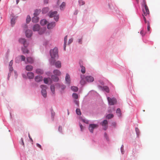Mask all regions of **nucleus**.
Segmentation results:
<instances>
[{
    "label": "nucleus",
    "mask_w": 160,
    "mask_h": 160,
    "mask_svg": "<svg viewBox=\"0 0 160 160\" xmlns=\"http://www.w3.org/2000/svg\"><path fill=\"white\" fill-rule=\"evenodd\" d=\"M55 59H54V64H51L52 65H55L56 66V67L57 68H60L61 67V62L59 61H58L56 62H55Z\"/></svg>",
    "instance_id": "nucleus-9"
},
{
    "label": "nucleus",
    "mask_w": 160,
    "mask_h": 160,
    "mask_svg": "<svg viewBox=\"0 0 160 160\" xmlns=\"http://www.w3.org/2000/svg\"><path fill=\"white\" fill-rule=\"evenodd\" d=\"M36 145H37V146L38 147V148H40L41 149H42V148L41 146V145L40 144H39L38 143H37Z\"/></svg>",
    "instance_id": "nucleus-52"
},
{
    "label": "nucleus",
    "mask_w": 160,
    "mask_h": 160,
    "mask_svg": "<svg viewBox=\"0 0 160 160\" xmlns=\"http://www.w3.org/2000/svg\"><path fill=\"white\" fill-rule=\"evenodd\" d=\"M112 124L114 127H115L116 125V123L115 122H113L112 123Z\"/></svg>",
    "instance_id": "nucleus-60"
},
{
    "label": "nucleus",
    "mask_w": 160,
    "mask_h": 160,
    "mask_svg": "<svg viewBox=\"0 0 160 160\" xmlns=\"http://www.w3.org/2000/svg\"><path fill=\"white\" fill-rule=\"evenodd\" d=\"M58 130L60 132H61V131L62 130V128L61 126H59V128H58Z\"/></svg>",
    "instance_id": "nucleus-56"
},
{
    "label": "nucleus",
    "mask_w": 160,
    "mask_h": 160,
    "mask_svg": "<svg viewBox=\"0 0 160 160\" xmlns=\"http://www.w3.org/2000/svg\"><path fill=\"white\" fill-rule=\"evenodd\" d=\"M20 57L22 61H24L25 60V57L24 56L21 55L20 56Z\"/></svg>",
    "instance_id": "nucleus-42"
},
{
    "label": "nucleus",
    "mask_w": 160,
    "mask_h": 160,
    "mask_svg": "<svg viewBox=\"0 0 160 160\" xmlns=\"http://www.w3.org/2000/svg\"><path fill=\"white\" fill-rule=\"evenodd\" d=\"M25 33L26 36L28 38H29L31 36L32 34V32L30 30H28L26 31Z\"/></svg>",
    "instance_id": "nucleus-13"
},
{
    "label": "nucleus",
    "mask_w": 160,
    "mask_h": 160,
    "mask_svg": "<svg viewBox=\"0 0 160 160\" xmlns=\"http://www.w3.org/2000/svg\"><path fill=\"white\" fill-rule=\"evenodd\" d=\"M47 21L46 19H43L41 20L40 21V24L42 26H44L47 23Z\"/></svg>",
    "instance_id": "nucleus-28"
},
{
    "label": "nucleus",
    "mask_w": 160,
    "mask_h": 160,
    "mask_svg": "<svg viewBox=\"0 0 160 160\" xmlns=\"http://www.w3.org/2000/svg\"><path fill=\"white\" fill-rule=\"evenodd\" d=\"M142 5L144 7V8H142L143 12H144V14H147L148 13L149 11L145 0H143Z\"/></svg>",
    "instance_id": "nucleus-3"
},
{
    "label": "nucleus",
    "mask_w": 160,
    "mask_h": 160,
    "mask_svg": "<svg viewBox=\"0 0 160 160\" xmlns=\"http://www.w3.org/2000/svg\"><path fill=\"white\" fill-rule=\"evenodd\" d=\"M45 28H43L40 29L39 32V34L40 35L42 34L45 32Z\"/></svg>",
    "instance_id": "nucleus-29"
},
{
    "label": "nucleus",
    "mask_w": 160,
    "mask_h": 160,
    "mask_svg": "<svg viewBox=\"0 0 160 160\" xmlns=\"http://www.w3.org/2000/svg\"><path fill=\"white\" fill-rule=\"evenodd\" d=\"M41 88H42V90L41 91V93L42 95L44 98H46L47 96V93L46 91L47 87L46 85H41Z\"/></svg>",
    "instance_id": "nucleus-4"
},
{
    "label": "nucleus",
    "mask_w": 160,
    "mask_h": 160,
    "mask_svg": "<svg viewBox=\"0 0 160 160\" xmlns=\"http://www.w3.org/2000/svg\"><path fill=\"white\" fill-rule=\"evenodd\" d=\"M71 90L74 92H77L78 90V88L77 87L72 86L71 87Z\"/></svg>",
    "instance_id": "nucleus-32"
},
{
    "label": "nucleus",
    "mask_w": 160,
    "mask_h": 160,
    "mask_svg": "<svg viewBox=\"0 0 160 160\" xmlns=\"http://www.w3.org/2000/svg\"><path fill=\"white\" fill-rule=\"evenodd\" d=\"M113 117L114 115L113 114H109L106 115V118L107 119H110L113 118Z\"/></svg>",
    "instance_id": "nucleus-27"
},
{
    "label": "nucleus",
    "mask_w": 160,
    "mask_h": 160,
    "mask_svg": "<svg viewBox=\"0 0 160 160\" xmlns=\"http://www.w3.org/2000/svg\"><path fill=\"white\" fill-rule=\"evenodd\" d=\"M149 14V12L148 14H144V12H143V13L142 14V16L143 17V20L144 21V22L145 23L147 24V25H148V22H149L148 21H147L146 20V18L145 17H147Z\"/></svg>",
    "instance_id": "nucleus-11"
},
{
    "label": "nucleus",
    "mask_w": 160,
    "mask_h": 160,
    "mask_svg": "<svg viewBox=\"0 0 160 160\" xmlns=\"http://www.w3.org/2000/svg\"><path fill=\"white\" fill-rule=\"evenodd\" d=\"M50 53L52 58L50 61V63L51 64H53L54 62V59H58L59 57L58 48H54L53 49L50 51Z\"/></svg>",
    "instance_id": "nucleus-1"
},
{
    "label": "nucleus",
    "mask_w": 160,
    "mask_h": 160,
    "mask_svg": "<svg viewBox=\"0 0 160 160\" xmlns=\"http://www.w3.org/2000/svg\"><path fill=\"white\" fill-rule=\"evenodd\" d=\"M85 79L88 82H92L94 80V78L92 77L89 76H86Z\"/></svg>",
    "instance_id": "nucleus-10"
},
{
    "label": "nucleus",
    "mask_w": 160,
    "mask_h": 160,
    "mask_svg": "<svg viewBox=\"0 0 160 160\" xmlns=\"http://www.w3.org/2000/svg\"><path fill=\"white\" fill-rule=\"evenodd\" d=\"M104 137H105L106 138H107V134L106 133H105L104 134Z\"/></svg>",
    "instance_id": "nucleus-61"
},
{
    "label": "nucleus",
    "mask_w": 160,
    "mask_h": 160,
    "mask_svg": "<svg viewBox=\"0 0 160 160\" xmlns=\"http://www.w3.org/2000/svg\"><path fill=\"white\" fill-rule=\"evenodd\" d=\"M51 91L53 94H55V87L54 85H52L50 87Z\"/></svg>",
    "instance_id": "nucleus-30"
},
{
    "label": "nucleus",
    "mask_w": 160,
    "mask_h": 160,
    "mask_svg": "<svg viewBox=\"0 0 160 160\" xmlns=\"http://www.w3.org/2000/svg\"><path fill=\"white\" fill-rule=\"evenodd\" d=\"M103 89L107 92H108L109 91V88L107 86H104L103 87Z\"/></svg>",
    "instance_id": "nucleus-33"
},
{
    "label": "nucleus",
    "mask_w": 160,
    "mask_h": 160,
    "mask_svg": "<svg viewBox=\"0 0 160 160\" xmlns=\"http://www.w3.org/2000/svg\"><path fill=\"white\" fill-rule=\"evenodd\" d=\"M44 82L46 84H47L48 82V78H45L44 79Z\"/></svg>",
    "instance_id": "nucleus-45"
},
{
    "label": "nucleus",
    "mask_w": 160,
    "mask_h": 160,
    "mask_svg": "<svg viewBox=\"0 0 160 160\" xmlns=\"http://www.w3.org/2000/svg\"><path fill=\"white\" fill-rule=\"evenodd\" d=\"M19 42L23 44L24 47H27L28 46V43L27 42L26 39L23 38H20L19 40Z\"/></svg>",
    "instance_id": "nucleus-8"
},
{
    "label": "nucleus",
    "mask_w": 160,
    "mask_h": 160,
    "mask_svg": "<svg viewBox=\"0 0 160 160\" xmlns=\"http://www.w3.org/2000/svg\"><path fill=\"white\" fill-rule=\"evenodd\" d=\"M40 12V10H36L35 11V12L34 13V16H37L39 14V13Z\"/></svg>",
    "instance_id": "nucleus-36"
},
{
    "label": "nucleus",
    "mask_w": 160,
    "mask_h": 160,
    "mask_svg": "<svg viewBox=\"0 0 160 160\" xmlns=\"http://www.w3.org/2000/svg\"><path fill=\"white\" fill-rule=\"evenodd\" d=\"M82 121L83 122H84L88 124V121L87 120H86L85 119H82Z\"/></svg>",
    "instance_id": "nucleus-47"
},
{
    "label": "nucleus",
    "mask_w": 160,
    "mask_h": 160,
    "mask_svg": "<svg viewBox=\"0 0 160 160\" xmlns=\"http://www.w3.org/2000/svg\"><path fill=\"white\" fill-rule=\"evenodd\" d=\"M61 89L62 90H63L66 87L65 86V85H63L61 86Z\"/></svg>",
    "instance_id": "nucleus-54"
},
{
    "label": "nucleus",
    "mask_w": 160,
    "mask_h": 160,
    "mask_svg": "<svg viewBox=\"0 0 160 160\" xmlns=\"http://www.w3.org/2000/svg\"><path fill=\"white\" fill-rule=\"evenodd\" d=\"M40 29V26L38 24H35L33 27V30L34 31H38Z\"/></svg>",
    "instance_id": "nucleus-15"
},
{
    "label": "nucleus",
    "mask_w": 160,
    "mask_h": 160,
    "mask_svg": "<svg viewBox=\"0 0 160 160\" xmlns=\"http://www.w3.org/2000/svg\"><path fill=\"white\" fill-rule=\"evenodd\" d=\"M78 2L80 6L83 5L85 4L84 2L82 0H79Z\"/></svg>",
    "instance_id": "nucleus-38"
},
{
    "label": "nucleus",
    "mask_w": 160,
    "mask_h": 160,
    "mask_svg": "<svg viewBox=\"0 0 160 160\" xmlns=\"http://www.w3.org/2000/svg\"><path fill=\"white\" fill-rule=\"evenodd\" d=\"M27 47H24V48H22V50L23 52V53H28L29 52V51L26 48Z\"/></svg>",
    "instance_id": "nucleus-24"
},
{
    "label": "nucleus",
    "mask_w": 160,
    "mask_h": 160,
    "mask_svg": "<svg viewBox=\"0 0 160 160\" xmlns=\"http://www.w3.org/2000/svg\"><path fill=\"white\" fill-rule=\"evenodd\" d=\"M28 136H29V138H30L31 140H32V138L30 137V135H29V134H28Z\"/></svg>",
    "instance_id": "nucleus-62"
},
{
    "label": "nucleus",
    "mask_w": 160,
    "mask_h": 160,
    "mask_svg": "<svg viewBox=\"0 0 160 160\" xmlns=\"http://www.w3.org/2000/svg\"><path fill=\"white\" fill-rule=\"evenodd\" d=\"M31 21V18L29 16H28L26 18V22L27 23H28Z\"/></svg>",
    "instance_id": "nucleus-39"
},
{
    "label": "nucleus",
    "mask_w": 160,
    "mask_h": 160,
    "mask_svg": "<svg viewBox=\"0 0 160 160\" xmlns=\"http://www.w3.org/2000/svg\"><path fill=\"white\" fill-rule=\"evenodd\" d=\"M15 18H13L11 20V24L12 26H13L15 23Z\"/></svg>",
    "instance_id": "nucleus-37"
},
{
    "label": "nucleus",
    "mask_w": 160,
    "mask_h": 160,
    "mask_svg": "<svg viewBox=\"0 0 160 160\" xmlns=\"http://www.w3.org/2000/svg\"><path fill=\"white\" fill-rule=\"evenodd\" d=\"M73 97L75 99H77L78 98V95L76 93H73L72 94Z\"/></svg>",
    "instance_id": "nucleus-40"
},
{
    "label": "nucleus",
    "mask_w": 160,
    "mask_h": 160,
    "mask_svg": "<svg viewBox=\"0 0 160 160\" xmlns=\"http://www.w3.org/2000/svg\"><path fill=\"white\" fill-rule=\"evenodd\" d=\"M53 73L55 75L57 76H59L61 74L60 71L57 69L54 70L53 71Z\"/></svg>",
    "instance_id": "nucleus-22"
},
{
    "label": "nucleus",
    "mask_w": 160,
    "mask_h": 160,
    "mask_svg": "<svg viewBox=\"0 0 160 160\" xmlns=\"http://www.w3.org/2000/svg\"><path fill=\"white\" fill-rule=\"evenodd\" d=\"M27 25H25L24 26V28H27Z\"/></svg>",
    "instance_id": "nucleus-64"
},
{
    "label": "nucleus",
    "mask_w": 160,
    "mask_h": 160,
    "mask_svg": "<svg viewBox=\"0 0 160 160\" xmlns=\"http://www.w3.org/2000/svg\"><path fill=\"white\" fill-rule=\"evenodd\" d=\"M78 42L80 44H82V39L81 38L79 39L78 40Z\"/></svg>",
    "instance_id": "nucleus-55"
},
{
    "label": "nucleus",
    "mask_w": 160,
    "mask_h": 160,
    "mask_svg": "<svg viewBox=\"0 0 160 160\" xmlns=\"http://www.w3.org/2000/svg\"><path fill=\"white\" fill-rule=\"evenodd\" d=\"M76 112L77 114L79 115H81V111L80 109H77L76 110Z\"/></svg>",
    "instance_id": "nucleus-41"
},
{
    "label": "nucleus",
    "mask_w": 160,
    "mask_h": 160,
    "mask_svg": "<svg viewBox=\"0 0 160 160\" xmlns=\"http://www.w3.org/2000/svg\"><path fill=\"white\" fill-rule=\"evenodd\" d=\"M107 99L109 104L111 105H114L117 103L116 99L115 98H111L109 97H108Z\"/></svg>",
    "instance_id": "nucleus-6"
},
{
    "label": "nucleus",
    "mask_w": 160,
    "mask_h": 160,
    "mask_svg": "<svg viewBox=\"0 0 160 160\" xmlns=\"http://www.w3.org/2000/svg\"><path fill=\"white\" fill-rule=\"evenodd\" d=\"M36 72L38 74H42L43 72V71L41 69L38 68L36 70Z\"/></svg>",
    "instance_id": "nucleus-19"
},
{
    "label": "nucleus",
    "mask_w": 160,
    "mask_h": 160,
    "mask_svg": "<svg viewBox=\"0 0 160 160\" xmlns=\"http://www.w3.org/2000/svg\"><path fill=\"white\" fill-rule=\"evenodd\" d=\"M123 147H124L123 145H122V146H121V152L122 154H123V153H124V152H123Z\"/></svg>",
    "instance_id": "nucleus-46"
},
{
    "label": "nucleus",
    "mask_w": 160,
    "mask_h": 160,
    "mask_svg": "<svg viewBox=\"0 0 160 160\" xmlns=\"http://www.w3.org/2000/svg\"><path fill=\"white\" fill-rule=\"evenodd\" d=\"M19 2V0H16L17 4H18Z\"/></svg>",
    "instance_id": "nucleus-63"
},
{
    "label": "nucleus",
    "mask_w": 160,
    "mask_h": 160,
    "mask_svg": "<svg viewBox=\"0 0 160 160\" xmlns=\"http://www.w3.org/2000/svg\"><path fill=\"white\" fill-rule=\"evenodd\" d=\"M55 26V23L54 22H52L49 23L47 26V28L48 29L52 28Z\"/></svg>",
    "instance_id": "nucleus-12"
},
{
    "label": "nucleus",
    "mask_w": 160,
    "mask_h": 160,
    "mask_svg": "<svg viewBox=\"0 0 160 160\" xmlns=\"http://www.w3.org/2000/svg\"><path fill=\"white\" fill-rule=\"evenodd\" d=\"M13 64V61L11 60L9 63V67L12 66Z\"/></svg>",
    "instance_id": "nucleus-51"
},
{
    "label": "nucleus",
    "mask_w": 160,
    "mask_h": 160,
    "mask_svg": "<svg viewBox=\"0 0 160 160\" xmlns=\"http://www.w3.org/2000/svg\"><path fill=\"white\" fill-rule=\"evenodd\" d=\"M39 18L36 16H34L33 17L32 19V21L34 23H37L39 21Z\"/></svg>",
    "instance_id": "nucleus-20"
},
{
    "label": "nucleus",
    "mask_w": 160,
    "mask_h": 160,
    "mask_svg": "<svg viewBox=\"0 0 160 160\" xmlns=\"http://www.w3.org/2000/svg\"><path fill=\"white\" fill-rule=\"evenodd\" d=\"M67 36H66L64 38V49L65 51L66 50V42L67 40Z\"/></svg>",
    "instance_id": "nucleus-26"
},
{
    "label": "nucleus",
    "mask_w": 160,
    "mask_h": 160,
    "mask_svg": "<svg viewBox=\"0 0 160 160\" xmlns=\"http://www.w3.org/2000/svg\"><path fill=\"white\" fill-rule=\"evenodd\" d=\"M42 10L43 13H46L49 11V8H44Z\"/></svg>",
    "instance_id": "nucleus-35"
},
{
    "label": "nucleus",
    "mask_w": 160,
    "mask_h": 160,
    "mask_svg": "<svg viewBox=\"0 0 160 160\" xmlns=\"http://www.w3.org/2000/svg\"><path fill=\"white\" fill-rule=\"evenodd\" d=\"M51 78L52 80L55 82H58L59 80V78L58 77L54 75H52Z\"/></svg>",
    "instance_id": "nucleus-25"
},
{
    "label": "nucleus",
    "mask_w": 160,
    "mask_h": 160,
    "mask_svg": "<svg viewBox=\"0 0 160 160\" xmlns=\"http://www.w3.org/2000/svg\"><path fill=\"white\" fill-rule=\"evenodd\" d=\"M150 28L149 22H148L147 30L148 31H150Z\"/></svg>",
    "instance_id": "nucleus-44"
},
{
    "label": "nucleus",
    "mask_w": 160,
    "mask_h": 160,
    "mask_svg": "<svg viewBox=\"0 0 160 160\" xmlns=\"http://www.w3.org/2000/svg\"><path fill=\"white\" fill-rule=\"evenodd\" d=\"M33 69V67L31 65H28L26 67V69L28 71H32Z\"/></svg>",
    "instance_id": "nucleus-18"
},
{
    "label": "nucleus",
    "mask_w": 160,
    "mask_h": 160,
    "mask_svg": "<svg viewBox=\"0 0 160 160\" xmlns=\"http://www.w3.org/2000/svg\"><path fill=\"white\" fill-rule=\"evenodd\" d=\"M49 17L51 18L54 17V20L57 21L59 18V15L57 14V11L52 12H49Z\"/></svg>",
    "instance_id": "nucleus-2"
},
{
    "label": "nucleus",
    "mask_w": 160,
    "mask_h": 160,
    "mask_svg": "<svg viewBox=\"0 0 160 160\" xmlns=\"http://www.w3.org/2000/svg\"><path fill=\"white\" fill-rule=\"evenodd\" d=\"M48 0H44V2L45 3L47 4L48 3Z\"/></svg>",
    "instance_id": "nucleus-57"
},
{
    "label": "nucleus",
    "mask_w": 160,
    "mask_h": 160,
    "mask_svg": "<svg viewBox=\"0 0 160 160\" xmlns=\"http://www.w3.org/2000/svg\"><path fill=\"white\" fill-rule=\"evenodd\" d=\"M21 140L22 141V145L24 146V143L23 141V139L22 138H21Z\"/></svg>",
    "instance_id": "nucleus-59"
},
{
    "label": "nucleus",
    "mask_w": 160,
    "mask_h": 160,
    "mask_svg": "<svg viewBox=\"0 0 160 160\" xmlns=\"http://www.w3.org/2000/svg\"><path fill=\"white\" fill-rule=\"evenodd\" d=\"M98 127V125L97 124H91L89 125L88 128L90 132L92 133H93V130L97 128Z\"/></svg>",
    "instance_id": "nucleus-5"
},
{
    "label": "nucleus",
    "mask_w": 160,
    "mask_h": 160,
    "mask_svg": "<svg viewBox=\"0 0 160 160\" xmlns=\"http://www.w3.org/2000/svg\"><path fill=\"white\" fill-rule=\"evenodd\" d=\"M116 113L118 114V116L120 117L121 116V110L119 108H118L116 110Z\"/></svg>",
    "instance_id": "nucleus-34"
},
{
    "label": "nucleus",
    "mask_w": 160,
    "mask_h": 160,
    "mask_svg": "<svg viewBox=\"0 0 160 160\" xmlns=\"http://www.w3.org/2000/svg\"><path fill=\"white\" fill-rule=\"evenodd\" d=\"M81 78H82V80L81 81V83L82 85L84 84V82L83 81V79L82 78V76H81Z\"/></svg>",
    "instance_id": "nucleus-49"
},
{
    "label": "nucleus",
    "mask_w": 160,
    "mask_h": 160,
    "mask_svg": "<svg viewBox=\"0 0 160 160\" xmlns=\"http://www.w3.org/2000/svg\"><path fill=\"white\" fill-rule=\"evenodd\" d=\"M35 80L36 82H39L42 81V77L40 76H37L35 77Z\"/></svg>",
    "instance_id": "nucleus-14"
},
{
    "label": "nucleus",
    "mask_w": 160,
    "mask_h": 160,
    "mask_svg": "<svg viewBox=\"0 0 160 160\" xmlns=\"http://www.w3.org/2000/svg\"><path fill=\"white\" fill-rule=\"evenodd\" d=\"M73 41V39L72 38H71L70 39H69L68 42V44H69L71 43Z\"/></svg>",
    "instance_id": "nucleus-48"
},
{
    "label": "nucleus",
    "mask_w": 160,
    "mask_h": 160,
    "mask_svg": "<svg viewBox=\"0 0 160 160\" xmlns=\"http://www.w3.org/2000/svg\"><path fill=\"white\" fill-rule=\"evenodd\" d=\"M27 62L29 63H32L34 62L33 59L31 57H28L27 58Z\"/></svg>",
    "instance_id": "nucleus-17"
},
{
    "label": "nucleus",
    "mask_w": 160,
    "mask_h": 160,
    "mask_svg": "<svg viewBox=\"0 0 160 160\" xmlns=\"http://www.w3.org/2000/svg\"><path fill=\"white\" fill-rule=\"evenodd\" d=\"M108 122L107 120H104L101 123V125L103 127V129L106 130L108 128Z\"/></svg>",
    "instance_id": "nucleus-7"
},
{
    "label": "nucleus",
    "mask_w": 160,
    "mask_h": 160,
    "mask_svg": "<svg viewBox=\"0 0 160 160\" xmlns=\"http://www.w3.org/2000/svg\"><path fill=\"white\" fill-rule=\"evenodd\" d=\"M141 34L143 36L145 35V32H144L143 30H142L140 32Z\"/></svg>",
    "instance_id": "nucleus-53"
},
{
    "label": "nucleus",
    "mask_w": 160,
    "mask_h": 160,
    "mask_svg": "<svg viewBox=\"0 0 160 160\" xmlns=\"http://www.w3.org/2000/svg\"><path fill=\"white\" fill-rule=\"evenodd\" d=\"M135 131H136V133H137V135L138 136H139V133H140V132H139V129L137 128H135Z\"/></svg>",
    "instance_id": "nucleus-43"
},
{
    "label": "nucleus",
    "mask_w": 160,
    "mask_h": 160,
    "mask_svg": "<svg viewBox=\"0 0 160 160\" xmlns=\"http://www.w3.org/2000/svg\"><path fill=\"white\" fill-rule=\"evenodd\" d=\"M80 67L81 68V72L84 74L85 73L86 70L85 68L84 67L81 63L80 62Z\"/></svg>",
    "instance_id": "nucleus-23"
},
{
    "label": "nucleus",
    "mask_w": 160,
    "mask_h": 160,
    "mask_svg": "<svg viewBox=\"0 0 160 160\" xmlns=\"http://www.w3.org/2000/svg\"><path fill=\"white\" fill-rule=\"evenodd\" d=\"M13 70L12 67V66L9 67V70L10 71H12Z\"/></svg>",
    "instance_id": "nucleus-58"
},
{
    "label": "nucleus",
    "mask_w": 160,
    "mask_h": 160,
    "mask_svg": "<svg viewBox=\"0 0 160 160\" xmlns=\"http://www.w3.org/2000/svg\"><path fill=\"white\" fill-rule=\"evenodd\" d=\"M65 80L66 82L68 84L70 83V77L69 75L67 73L66 75V77H65Z\"/></svg>",
    "instance_id": "nucleus-21"
},
{
    "label": "nucleus",
    "mask_w": 160,
    "mask_h": 160,
    "mask_svg": "<svg viewBox=\"0 0 160 160\" xmlns=\"http://www.w3.org/2000/svg\"><path fill=\"white\" fill-rule=\"evenodd\" d=\"M66 6V3L65 2H63L60 6V8L61 10L63 9Z\"/></svg>",
    "instance_id": "nucleus-31"
},
{
    "label": "nucleus",
    "mask_w": 160,
    "mask_h": 160,
    "mask_svg": "<svg viewBox=\"0 0 160 160\" xmlns=\"http://www.w3.org/2000/svg\"><path fill=\"white\" fill-rule=\"evenodd\" d=\"M80 127V128L81 130V131H82L83 129V126L81 124H79Z\"/></svg>",
    "instance_id": "nucleus-50"
},
{
    "label": "nucleus",
    "mask_w": 160,
    "mask_h": 160,
    "mask_svg": "<svg viewBox=\"0 0 160 160\" xmlns=\"http://www.w3.org/2000/svg\"><path fill=\"white\" fill-rule=\"evenodd\" d=\"M28 78L29 79H32L34 78V73L31 72H28L27 74Z\"/></svg>",
    "instance_id": "nucleus-16"
}]
</instances>
